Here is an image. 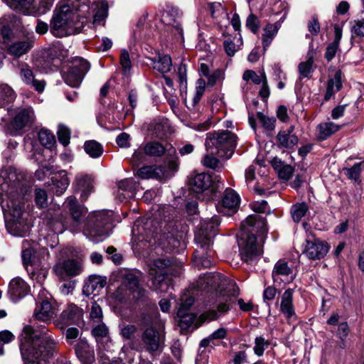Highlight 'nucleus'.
Here are the masks:
<instances>
[{"label":"nucleus","mask_w":364,"mask_h":364,"mask_svg":"<svg viewBox=\"0 0 364 364\" xmlns=\"http://www.w3.org/2000/svg\"><path fill=\"white\" fill-rule=\"evenodd\" d=\"M316 50L310 45L309 50L306 54V61L301 62L298 65V71L300 75V78H310L311 74L314 71V62Z\"/></svg>","instance_id":"bb28decb"},{"label":"nucleus","mask_w":364,"mask_h":364,"mask_svg":"<svg viewBox=\"0 0 364 364\" xmlns=\"http://www.w3.org/2000/svg\"><path fill=\"white\" fill-rule=\"evenodd\" d=\"M236 136L229 131L209 132L206 135L205 146L211 154L230 158L236 146Z\"/></svg>","instance_id":"1a4fd4ad"},{"label":"nucleus","mask_w":364,"mask_h":364,"mask_svg":"<svg viewBox=\"0 0 364 364\" xmlns=\"http://www.w3.org/2000/svg\"><path fill=\"white\" fill-rule=\"evenodd\" d=\"M117 186L121 191H125L128 197H134L138 190L139 183L133 178H127L119 181Z\"/></svg>","instance_id":"37998d69"},{"label":"nucleus","mask_w":364,"mask_h":364,"mask_svg":"<svg viewBox=\"0 0 364 364\" xmlns=\"http://www.w3.org/2000/svg\"><path fill=\"white\" fill-rule=\"evenodd\" d=\"M34 37L11 41L3 48L14 58H19L28 53L34 46Z\"/></svg>","instance_id":"a211bd4d"},{"label":"nucleus","mask_w":364,"mask_h":364,"mask_svg":"<svg viewBox=\"0 0 364 364\" xmlns=\"http://www.w3.org/2000/svg\"><path fill=\"white\" fill-rule=\"evenodd\" d=\"M173 264V261L168 258H158L151 262L149 270L151 281L150 289L160 293L168 291L171 282L167 276L172 274Z\"/></svg>","instance_id":"6e6552de"},{"label":"nucleus","mask_w":364,"mask_h":364,"mask_svg":"<svg viewBox=\"0 0 364 364\" xmlns=\"http://www.w3.org/2000/svg\"><path fill=\"white\" fill-rule=\"evenodd\" d=\"M120 64L123 69L124 73L127 75L132 68V63L129 53L124 49L121 52Z\"/></svg>","instance_id":"69168bd1"},{"label":"nucleus","mask_w":364,"mask_h":364,"mask_svg":"<svg viewBox=\"0 0 364 364\" xmlns=\"http://www.w3.org/2000/svg\"><path fill=\"white\" fill-rule=\"evenodd\" d=\"M28 292V286L20 277L14 278L9 283V294L14 301L25 296Z\"/></svg>","instance_id":"393cba45"},{"label":"nucleus","mask_w":364,"mask_h":364,"mask_svg":"<svg viewBox=\"0 0 364 364\" xmlns=\"http://www.w3.org/2000/svg\"><path fill=\"white\" fill-rule=\"evenodd\" d=\"M272 275L274 282L290 283L295 277L293 267L284 259H279L276 262Z\"/></svg>","instance_id":"6ab92c4d"},{"label":"nucleus","mask_w":364,"mask_h":364,"mask_svg":"<svg viewBox=\"0 0 364 364\" xmlns=\"http://www.w3.org/2000/svg\"><path fill=\"white\" fill-rule=\"evenodd\" d=\"M329 248L326 241L309 235L303 244L302 254L310 260H318L326 255Z\"/></svg>","instance_id":"4468645a"},{"label":"nucleus","mask_w":364,"mask_h":364,"mask_svg":"<svg viewBox=\"0 0 364 364\" xmlns=\"http://www.w3.org/2000/svg\"><path fill=\"white\" fill-rule=\"evenodd\" d=\"M92 334L98 341L108 337L109 330L105 323H101L92 328Z\"/></svg>","instance_id":"bf43d9fd"},{"label":"nucleus","mask_w":364,"mask_h":364,"mask_svg":"<svg viewBox=\"0 0 364 364\" xmlns=\"http://www.w3.org/2000/svg\"><path fill=\"white\" fill-rule=\"evenodd\" d=\"M0 33L3 38L2 48L9 43L12 40L13 31L8 25H1L0 22Z\"/></svg>","instance_id":"0e129e2a"},{"label":"nucleus","mask_w":364,"mask_h":364,"mask_svg":"<svg viewBox=\"0 0 364 364\" xmlns=\"http://www.w3.org/2000/svg\"><path fill=\"white\" fill-rule=\"evenodd\" d=\"M182 237V234L175 236L173 233L169 232L168 234L164 235L163 236L164 241L162 242V244L164 247H166L168 250L172 251L179 247Z\"/></svg>","instance_id":"de8ad7c7"},{"label":"nucleus","mask_w":364,"mask_h":364,"mask_svg":"<svg viewBox=\"0 0 364 364\" xmlns=\"http://www.w3.org/2000/svg\"><path fill=\"white\" fill-rule=\"evenodd\" d=\"M166 147L161 143L153 141L146 144L144 147V154L150 156H161L166 152Z\"/></svg>","instance_id":"79ce46f5"},{"label":"nucleus","mask_w":364,"mask_h":364,"mask_svg":"<svg viewBox=\"0 0 364 364\" xmlns=\"http://www.w3.org/2000/svg\"><path fill=\"white\" fill-rule=\"evenodd\" d=\"M220 223L217 216L200 223V227L195 233V241L198 245L194 255V262L196 265H200L203 267H210L212 265L210 258L213 255V251L211 249L213 238L216 235Z\"/></svg>","instance_id":"39448f33"},{"label":"nucleus","mask_w":364,"mask_h":364,"mask_svg":"<svg viewBox=\"0 0 364 364\" xmlns=\"http://www.w3.org/2000/svg\"><path fill=\"white\" fill-rule=\"evenodd\" d=\"M156 232L153 220L150 218L137 220L132 228L133 240L139 242H150Z\"/></svg>","instance_id":"2eb2a0df"},{"label":"nucleus","mask_w":364,"mask_h":364,"mask_svg":"<svg viewBox=\"0 0 364 364\" xmlns=\"http://www.w3.org/2000/svg\"><path fill=\"white\" fill-rule=\"evenodd\" d=\"M294 125H291L286 130H280L276 136L277 146L282 149H291L299 142L298 136L293 134Z\"/></svg>","instance_id":"4be33fe9"},{"label":"nucleus","mask_w":364,"mask_h":364,"mask_svg":"<svg viewBox=\"0 0 364 364\" xmlns=\"http://www.w3.org/2000/svg\"><path fill=\"white\" fill-rule=\"evenodd\" d=\"M267 231L266 220L258 215H250L242 223L237 244L244 262L252 264L259 259Z\"/></svg>","instance_id":"7ed1b4c3"},{"label":"nucleus","mask_w":364,"mask_h":364,"mask_svg":"<svg viewBox=\"0 0 364 364\" xmlns=\"http://www.w3.org/2000/svg\"><path fill=\"white\" fill-rule=\"evenodd\" d=\"M9 6L25 15L41 16L48 12L53 4V0H8Z\"/></svg>","instance_id":"f8f14e48"},{"label":"nucleus","mask_w":364,"mask_h":364,"mask_svg":"<svg viewBox=\"0 0 364 364\" xmlns=\"http://www.w3.org/2000/svg\"><path fill=\"white\" fill-rule=\"evenodd\" d=\"M141 338L148 351L155 352L159 349V335L154 328H146L142 334Z\"/></svg>","instance_id":"cd10ccee"},{"label":"nucleus","mask_w":364,"mask_h":364,"mask_svg":"<svg viewBox=\"0 0 364 364\" xmlns=\"http://www.w3.org/2000/svg\"><path fill=\"white\" fill-rule=\"evenodd\" d=\"M35 202L39 208H45L48 205V194L45 190L41 188L36 189Z\"/></svg>","instance_id":"6e6d98bb"},{"label":"nucleus","mask_w":364,"mask_h":364,"mask_svg":"<svg viewBox=\"0 0 364 364\" xmlns=\"http://www.w3.org/2000/svg\"><path fill=\"white\" fill-rule=\"evenodd\" d=\"M270 164L274 171L277 173L278 177L283 181H288L292 176L294 168L289 164H285L278 157L271 159Z\"/></svg>","instance_id":"c85d7f7f"},{"label":"nucleus","mask_w":364,"mask_h":364,"mask_svg":"<svg viewBox=\"0 0 364 364\" xmlns=\"http://www.w3.org/2000/svg\"><path fill=\"white\" fill-rule=\"evenodd\" d=\"M60 4L68 7L82 19L87 18L90 12V0H62Z\"/></svg>","instance_id":"a878e982"},{"label":"nucleus","mask_w":364,"mask_h":364,"mask_svg":"<svg viewBox=\"0 0 364 364\" xmlns=\"http://www.w3.org/2000/svg\"><path fill=\"white\" fill-rule=\"evenodd\" d=\"M73 185L75 191L81 193L80 198L84 200L94 191V178L89 174L78 173Z\"/></svg>","instance_id":"aec40b11"},{"label":"nucleus","mask_w":364,"mask_h":364,"mask_svg":"<svg viewBox=\"0 0 364 364\" xmlns=\"http://www.w3.org/2000/svg\"><path fill=\"white\" fill-rule=\"evenodd\" d=\"M57 134L59 141L63 145L67 146L70 143V131L66 126L59 125Z\"/></svg>","instance_id":"864d4df0"},{"label":"nucleus","mask_w":364,"mask_h":364,"mask_svg":"<svg viewBox=\"0 0 364 364\" xmlns=\"http://www.w3.org/2000/svg\"><path fill=\"white\" fill-rule=\"evenodd\" d=\"M82 310L76 305L69 304L61 313L59 320L63 326L78 324L82 319Z\"/></svg>","instance_id":"5701e85b"},{"label":"nucleus","mask_w":364,"mask_h":364,"mask_svg":"<svg viewBox=\"0 0 364 364\" xmlns=\"http://www.w3.org/2000/svg\"><path fill=\"white\" fill-rule=\"evenodd\" d=\"M77 356L80 359L90 360L93 358V350L90 348L87 341L80 340L75 346Z\"/></svg>","instance_id":"a19ab883"},{"label":"nucleus","mask_w":364,"mask_h":364,"mask_svg":"<svg viewBox=\"0 0 364 364\" xmlns=\"http://www.w3.org/2000/svg\"><path fill=\"white\" fill-rule=\"evenodd\" d=\"M90 318L95 322H99L102 318V309L100 306L96 302L92 303Z\"/></svg>","instance_id":"338daca9"},{"label":"nucleus","mask_w":364,"mask_h":364,"mask_svg":"<svg viewBox=\"0 0 364 364\" xmlns=\"http://www.w3.org/2000/svg\"><path fill=\"white\" fill-rule=\"evenodd\" d=\"M154 69L161 73H166L171 70L172 60L168 55H159L157 59H151Z\"/></svg>","instance_id":"e433bc0d"},{"label":"nucleus","mask_w":364,"mask_h":364,"mask_svg":"<svg viewBox=\"0 0 364 364\" xmlns=\"http://www.w3.org/2000/svg\"><path fill=\"white\" fill-rule=\"evenodd\" d=\"M112 228V218L108 212H95L87 217L84 235L97 243L103 241L110 235Z\"/></svg>","instance_id":"0eeeda50"},{"label":"nucleus","mask_w":364,"mask_h":364,"mask_svg":"<svg viewBox=\"0 0 364 364\" xmlns=\"http://www.w3.org/2000/svg\"><path fill=\"white\" fill-rule=\"evenodd\" d=\"M45 54L51 60L56 59L65 60L68 57V50L64 48L63 45L57 43L48 48Z\"/></svg>","instance_id":"4c0bfd02"},{"label":"nucleus","mask_w":364,"mask_h":364,"mask_svg":"<svg viewBox=\"0 0 364 364\" xmlns=\"http://www.w3.org/2000/svg\"><path fill=\"white\" fill-rule=\"evenodd\" d=\"M23 250H22V261L23 264L28 270V266L32 264V257L34 253V250L29 247V243L27 240L23 241Z\"/></svg>","instance_id":"3c124183"},{"label":"nucleus","mask_w":364,"mask_h":364,"mask_svg":"<svg viewBox=\"0 0 364 364\" xmlns=\"http://www.w3.org/2000/svg\"><path fill=\"white\" fill-rule=\"evenodd\" d=\"M351 24V32L357 36L364 37V21L356 20Z\"/></svg>","instance_id":"774afa93"},{"label":"nucleus","mask_w":364,"mask_h":364,"mask_svg":"<svg viewBox=\"0 0 364 364\" xmlns=\"http://www.w3.org/2000/svg\"><path fill=\"white\" fill-rule=\"evenodd\" d=\"M85 22L81 16L59 3L53 11L50 30L55 36L63 37L73 31L80 32Z\"/></svg>","instance_id":"423d86ee"},{"label":"nucleus","mask_w":364,"mask_h":364,"mask_svg":"<svg viewBox=\"0 0 364 364\" xmlns=\"http://www.w3.org/2000/svg\"><path fill=\"white\" fill-rule=\"evenodd\" d=\"M69 184L70 181L66 174L54 177L52 179L51 190L57 196H60L66 191Z\"/></svg>","instance_id":"58836bf2"},{"label":"nucleus","mask_w":364,"mask_h":364,"mask_svg":"<svg viewBox=\"0 0 364 364\" xmlns=\"http://www.w3.org/2000/svg\"><path fill=\"white\" fill-rule=\"evenodd\" d=\"M220 277L219 274L209 273L200 277L197 282L198 289L205 290L210 287L213 290L210 292L207 300L209 309L200 316L203 321L215 320L228 313L235 298L239 295L238 288L235 285L232 287L233 292L231 294L227 291L218 290Z\"/></svg>","instance_id":"20e7f679"},{"label":"nucleus","mask_w":364,"mask_h":364,"mask_svg":"<svg viewBox=\"0 0 364 364\" xmlns=\"http://www.w3.org/2000/svg\"><path fill=\"white\" fill-rule=\"evenodd\" d=\"M65 207L69 210L72 218L75 222H79L81 217L87 213L86 208L79 204L73 196H70L66 199Z\"/></svg>","instance_id":"c756f323"},{"label":"nucleus","mask_w":364,"mask_h":364,"mask_svg":"<svg viewBox=\"0 0 364 364\" xmlns=\"http://www.w3.org/2000/svg\"><path fill=\"white\" fill-rule=\"evenodd\" d=\"M222 183L220 176H211L209 174L200 173L196 174L191 181L192 190L196 193H202L208 190L213 183Z\"/></svg>","instance_id":"412c9836"},{"label":"nucleus","mask_w":364,"mask_h":364,"mask_svg":"<svg viewBox=\"0 0 364 364\" xmlns=\"http://www.w3.org/2000/svg\"><path fill=\"white\" fill-rule=\"evenodd\" d=\"M53 271L58 277L64 279L80 274L82 272V266L76 259H59L54 265Z\"/></svg>","instance_id":"f3484780"},{"label":"nucleus","mask_w":364,"mask_h":364,"mask_svg":"<svg viewBox=\"0 0 364 364\" xmlns=\"http://www.w3.org/2000/svg\"><path fill=\"white\" fill-rule=\"evenodd\" d=\"M239 195L232 188H226L222 200L216 205L218 213L225 215L235 213L240 204Z\"/></svg>","instance_id":"dca6fc26"},{"label":"nucleus","mask_w":364,"mask_h":364,"mask_svg":"<svg viewBox=\"0 0 364 364\" xmlns=\"http://www.w3.org/2000/svg\"><path fill=\"white\" fill-rule=\"evenodd\" d=\"M137 328L134 325L128 324L120 326V335L126 340H130L134 338Z\"/></svg>","instance_id":"e2e57ef3"},{"label":"nucleus","mask_w":364,"mask_h":364,"mask_svg":"<svg viewBox=\"0 0 364 364\" xmlns=\"http://www.w3.org/2000/svg\"><path fill=\"white\" fill-rule=\"evenodd\" d=\"M225 79V73L223 70L217 69L208 76V85L213 86L221 83Z\"/></svg>","instance_id":"13d9d810"},{"label":"nucleus","mask_w":364,"mask_h":364,"mask_svg":"<svg viewBox=\"0 0 364 364\" xmlns=\"http://www.w3.org/2000/svg\"><path fill=\"white\" fill-rule=\"evenodd\" d=\"M360 166L361 163H357L351 168L344 169L345 173L349 179L355 181H359L361 172Z\"/></svg>","instance_id":"052dcab7"},{"label":"nucleus","mask_w":364,"mask_h":364,"mask_svg":"<svg viewBox=\"0 0 364 364\" xmlns=\"http://www.w3.org/2000/svg\"><path fill=\"white\" fill-rule=\"evenodd\" d=\"M14 90L7 84L0 85V107H4L16 99Z\"/></svg>","instance_id":"ea45409f"},{"label":"nucleus","mask_w":364,"mask_h":364,"mask_svg":"<svg viewBox=\"0 0 364 364\" xmlns=\"http://www.w3.org/2000/svg\"><path fill=\"white\" fill-rule=\"evenodd\" d=\"M308 210V205L305 203H296L292 205L291 208V214L294 221L299 223L306 215Z\"/></svg>","instance_id":"8fccbe9b"},{"label":"nucleus","mask_w":364,"mask_h":364,"mask_svg":"<svg viewBox=\"0 0 364 364\" xmlns=\"http://www.w3.org/2000/svg\"><path fill=\"white\" fill-rule=\"evenodd\" d=\"M58 341L45 326L23 328L20 350L25 364H48L47 359L56 353Z\"/></svg>","instance_id":"f03ea898"},{"label":"nucleus","mask_w":364,"mask_h":364,"mask_svg":"<svg viewBox=\"0 0 364 364\" xmlns=\"http://www.w3.org/2000/svg\"><path fill=\"white\" fill-rule=\"evenodd\" d=\"M269 342L263 337H257L255 340L254 353L257 356H262L265 349L269 346Z\"/></svg>","instance_id":"4d7b16f0"},{"label":"nucleus","mask_w":364,"mask_h":364,"mask_svg":"<svg viewBox=\"0 0 364 364\" xmlns=\"http://www.w3.org/2000/svg\"><path fill=\"white\" fill-rule=\"evenodd\" d=\"M84 149L90 157L94 159L100 157L103 153L102 144L95 140L85 141Z\"/></svg>","instance_id":"a18cd8bd"},{"label":"nucleus","mask_w":364,"mask_h":364,"mask_svg":"<svg viewBox=\"0 0 364 364\" xmlns=\"http://www.w3.org/2000/svg\"><path fill=\"white\" fill-rule=\"evenodd\" d=\"M148 291L139 285V278L133 272H127L122 277L121 287L117 291L119 299L132 298L136 301H144Z\"/></svg>","instance_id":"9b49d317"},{"label":"nucleus","mask_w":364,"mask_h":364,"mask_svg":"<svg viewBox=\"0 0 364 364\" xmlns=\"http://www.w3.org/2000/svg\"><path fill=\"white\" fill-rule=\"evenodd\" d=\"M19 75L25 84L31 85L37 92H42L44 90L46 82L35 79L32 69L27 64L21 65Z\"/></svg>","instance_id":"b1692460"},{"label":"nucleus","mask_w":364,"mask_h":364,"mask_svg":"<svg viewBox=\"0 0 364 364\" xmlns=\"http://www.w3.org/2000/svg\"><path fill=\"white\" fill-rule=\"evenodd\" d=\"M21 182L15 169L7 167L0 173L1 207L6 227L14 236L23 237L27 231L26 220L22 218L23 205Z\"/></svg>","instance_id":"f257e3e1"},{"label":"nucleus","mask_w":364,"mask_h":364,"mask_svg":"<svg viewBox=\"0 0 364 364\" xmlns=\"http://www.w3.org/2000/svg\"><path fill=\"white\" fill-rule=\"evenodd\" d=\"M104 287V281L99 277L91 276L86 281L82 291L87 296L99 292Z\"/></svg>","instance_id":"f704fd0d"},{"label":"nucleus","mask_w":364,"mask_h":364,"mask_svg":"<svg viewBox=\"0 0 364 364\" xmlns=\"http://www.w3.org/2000/svg\"><path fill=\"white\" fill-rule=\"evenodd\" d=\"M257 117L261 123L262 126L268 131H272L275 128L276 119L274 118H270L262 112H257Z\"/></svg>","instance_id":"5fc2aeb1"},{"label":"nucleus","mask_w":364,"mask_h":364,"mask_svg":"<svg viewBox=\"0 0 364 364\" xmlns=\"http://www.w3.org/2000/svg\"><path fill=\"white\" fill-rule=\"evenodd\" d=\"M340 126L332 122H326L319 124L317 126V138L320 141H323L331 136L333 134L339 130Z\"/></svg>","instance_id":"72a5a7b5"},{"label":"nucleus","mask_w":364,"mask_h":364,"mask_svg":"<svg viewBox=\"0 0 364 364\" xmlns=\"http://www.w3.org/2000/svg\"><path fill=\"white\" fill-rule=\"evenodd\" d=\"M205 81L202 79L199 78L196 82V92L192 99V105L193 106L198 104L203 96V95L205 92Z\"/></svg>","instance_id":"603ef678"},{"label":"nucleus","mask_w":364,"mask_h":364,"mask_svg":"<svg viewBox=\"0 0 364 364\" xmlns=\"http://www.w3.org/2000/svg\"><path fill=\"white\" fill-rule=\"evenodd\" d=\"M53 314V311L50 301H45L43 304H36L34 311L36 319L43 322H48L50 321Z\"/></svg>","instance_id":"473e14b6"},{"label":"nucleus","mask_w":364,"mask_h":364,"mask_svg":"<svg viewBox=\"0 0 364 364\" xmlns=\"http://www.w3.org/2000/svg\"><path fill=\"white\" fill-rule=\"evenodd\" d=\"M280 309L288 318L295 314L293 306V291L291 289H287L283 293L282 296Z\"/></svg>","instance_id":"2f4dec72"},{"label":"nucleus","mask_w":364,"mask_h":364,"mask_svg":"<svg viewBox=\"0 0 364 364\" xmlns=\"http://www.w3.org/2000/svg\"><path fill=\"white\" fill-rule=\"evenodd\" d=\"M178 316L180 318L179 326L183 330L188 329L196 318V314L184 311V309H178Z\"/></svg>","instance_id":"c03bdc74"},{"label":"nucleus","mask_w":364,"mask_h":364,"mask_svg":"<svg viewBox=\"0 0 364 364\" xmlns=\"http://www.w3.org/2000/svg\"><path fill=\"white\" fill-rule=\"evenodd\" d=\"M90 68V65L87 60L76 57L73 60V65L63 72V78L69 86L78 87Z\"/></svg>","instance_id":"ddd939ff"},{"label":"nucleus","mask_w":364,"mask_h":364,"mask_svg":"<svg viewBox=\"0 0 364 364\" xmlns=\"http://www.w3.org/2000/svg\"><path fill=\"white\" fill-rule=\"evenodd\" d=\"M11 117L9 129L11 135L22 134L35 123L36 117L31 106L19 107L8 110Z\"/></svg>","instance_id":"9d476101"},{"label":"nucleus","mask_w":364,"mask_h":364,"mask_svg":"<svg viewBox=\"0 0 364 364\" xmlns=\"http://www.w3.org/2000/svg\"><path fill=\"white\" fill-rule=\"evenodd\" d=\"M349 326L347 322H342L338 324V331H337V336L341 339V348H344L345 344L344 341L348 337L349 334Z\"/></svg>","instance_id":"680f3d73"},{"label":"nucleus","mask_w":364,"mask_h":364,"mask_svg":"<svg viewBox=\"0 0 364 364\" xmlns=\"http://www.w3.org/2000/svg\"><path fill=\"white\" fill-rule=\"evenodd\" d=\"M342 72L338 70L336 72L333 77L329 78L328 80L324 100H329L342 88Z\"/></svg>","instance_id":"7c9ffc66"},{"label":"nucleus","mask_w":364,"mask_h":364,"mask_svg":"<svg viewBox=\"0 0 364 364\" xmlns=\"http://www.w3.org/2000/svg\"><path fill=\"white\" fill-rule=\"evenodd\" d=\"M38 140L43 146L48 149H51L55 144V136L46 129H41L39 131Z\"/></svg>","instance_id":"09e8293b"},{"label":"nucleus","mask_w":364,"mask_h":364,"mask_svg":"<svg viewBox=\"0 0 364 364\" xmlns=\"http://www.w3.org/2000/svg\"><path fill=\"white\" fill-rule=\"evenodd\" d=\"M278 30L279 27L277 23L268 24L264 28V32L262 35V44L264 50H266L267 47L270 45L272 39L277 35Z\"/></svg>","instance_id":"49530a36"},{"label":"nucleus","mask_w":364,"mask_h":364,"mask_svg":"<svg viewBox=\"0 0 364 364\" xmlns=\"http://www.w3.org/2000/svg\"><path fill=\"white\" fill-rule=\"evenodd\" d=\"M163 168L161 166H144L137 171V176L142 179H161Z\"/></svg>","instance_id":"c9c22d12"}]
</instances>
